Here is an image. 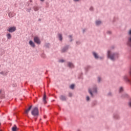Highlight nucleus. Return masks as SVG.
<instances>
[{
  "instance_id": "1",
  "label": "nucleus",
  "mask_w": 131,
  "mask_h": 131,
  "mask_svg": "<svg viewBox=\"0 0 131 131\" xmlns=\"http://www.w3.org/2000/svg\"><path fill=\"white\" fill-rule=\"evenodd\" d=\"M111 52L110 51L107 52V58H109L112 61H114L115 59H117V58H118V54L113 53L111 54Z\"/></svg>"
},
{
  "instance_id": "2",
  "label": "nucleus",
  "mask_w": 131,
  "mask_h": 131,
  "mask_svg": "<svg viewBox=\"0 0 131 131\" xmlns=\"http://www.w3.org/2000/svg\"><path fill=\"white\" fill-rule=\"evenodd\" d=\"M31 113L34 117H38L39 115V111H38V108L37 107H35L33 108L31 110Z\"/></svg>"
},
{
  "instance_id": "3",
  "label": "nucleus",
  "mask_w": 131,
  "mask_h": 131,
  "mask_svg": "<svg viewBox=\"0 0 131 131\" xmlns=\"http://www.w3.org/2000/svg\"><path fill=\"white\" fill-rule=\"evenodd\" d=\"M7 31H8V32H10V33L14 32V31H16V28H15V27L9 28L7 29Z\"/></svg>"
},
{
  "instance_id": "4",
  "label": "nucleus",
  "mask_w": 131,
  "mask_h": 131,
  "mask_svg": "<svg viewBox=\"0 0 131 131\" xmlns=\"http://www.w3.org/2000/svg\"><path fill=\"white\" fill-rule=\"evenodd\" d=\"M34 41L38 45H40V40H39V38H38V37H35L34 38Z\"/></svg>"
},
{
  "instance_id": "5",
  "label": "nucleus",
  "mask_w": 131,
  "mask_h": 131,
  "mask_svg": "<svg viewBox=\"0 0 131 131\" xmlns=\"http://www.w3.org/2000/svg\"><path fill=\"white\" fill-rule=\"evenodd\" d=\"M32 108V105L30 106L29 108L26 110L25 111L26 114H28V113H29V111L31 110Z\"/></svg>"
},
{
  "instance_id": "6",
  "label": "nucleus",
  "mask_w": 131,
  "mask_h": 131,
  "mask_svg": "<svg viewBox=\"0 0 131 131\" xmlns=\"http://www.w3.org/2000/svg\"><path fill=\"white\" fill-rule=\"evenodd\" d=\"M43 102L44 104H47V95H46V93L43 97Z\"/></svg>"
},
{
  "instance_id": "7",
  "label": "nucleus",
  "mask_w": 131,
  "mask_h": 131,
  "mask_svg": "<svg viewBox=\"0 0 131 131\" xmlns=\"http://www.w3.org/2000/svg\"><path fill=\"white\" fill-rule=\"evenodd\" d=\"M29 44L30 45V46L31 47H32L33 48H34V47H35V45L34 44V43L33 42V41H32V40H30L29 41Z\"/></svg>"
},
{
  "instance_id": "8",
  "label": "nucleus",
  "mask_w": 131,
  "mask_h": 131,
  "mask_svg": "<svg viewBox=\"0 0 131 131\" xmlns=\"http://www.w3.org/2000/svg\"><path fill=\"white\" fill-rule=\"evenodd\" d=\"M12 131L18 130V128L17 127V126H16V125H14V126L13 127H12Z\"/></svg>"
},
{
  "instance_id": "9",
  "label": "nucleus",
  "mask_w": 131,
  "mask_h": 131,
  "mask_svg": "<svg viewBox=\"0 0 131 131\" xmlns=\"http://www.w3.org/2000/svg\"><path fill=\"white\" fill-rule=\"evenodd\" d=\"M60 99L62 101H66V97L63 95L60 96Z\"/></svg>"
},
{
  "instance_id": "10",
  "label": "nucleus",
  "mask_w": 131,
  "mask_h": 131,
  "mask_svg": "<svg viewBox=\"0 0 131 131\" xmlns=\"http://www.w3.org/2000/svg\"><path fill=\"white\" fill-rule=\"evenodd\" d=\"M68 66L70 68H73V67H74V66L73 65V63H72L71 62H68Z\"/></svg>"
},
{
  "instance_id": "11",
  "label": "nucleus",
  "mask_w": 131,
  "mask_h": 131,
  "mask_svg": "<svg viewBox=\"0 0 131 131\" xmlns=\"http://www.w3.org/2000/svg\"><path fill=\"white\" fill-rule=\"evenodd\" d=\"M93 55L94 56L95 59H98L99 58L98 54L96 53V52H93Z\"/></svg>"
},
{
  "instance_id": "12",
  "label": "nucleus",
  "mask_w": 131,
  "mask_h": 131,
  "mask_svg": "<svg viewBox=\"0 0 131 131\" xmlns=\"http://www.w3.org/2000/svg\"><path fill=\"white\" fill-rule=\"evenodd\" d=\"M7 37L8 39H11V38H12V36L11 35V34H10V33L7 34Z\"/></svg>"
},
{
  "instance_id": "13",
  "label": "nucleus",
  "mask_w": 131,
  "mask_h": 131,
  "mask_svg": "<svg viewBox=\"0 0 131 131\" xmlns=\"http://www.w3.org/2000/svg\"><path fill=\"white\" fill-rule=\"evenodd\" d=\"M101 23L102 22L100 20H97L96 21V25H100V24H101Z\"/></svg>"
},
{
  "instance_id": "14",
  "label": "nucleus",
  "mask_w": 131,
  "mask_h": 131,
  "mask_svg": "<svg viewBox=\"0 0 131 131\" xmlns=\"http://www.w3.org/2000/svg\"><path fill=\"white\" fill-rule=\"evenodd\" d=\"M68 49V47H66L64 48H63L62 50H61V52L62 53H64V52H66L67 51V50Z\"/></svg>"
},
{
  "instance_id": "15",
  "label": "nucleus",
  "mask_w": 131,
  "mask_h": 131,
  "mask_svg": "<svg viewBox=\"0 0 131 131\" xmlns=\"http://www.w3.org/2000/svg\"><path fill=\"white\" fill-rule=\"evenodd\" d=\"M124 79H125V80H126V81H129V79L127 78V77L126 76L124 77Z\"/></svg>"
},
{
  "instance_id": "16",
  "label": "nucleus",
  "mask_w": 131,
  "mask_h": 131,
  "mask_svg": "<svg viewBox=\"0 0 131 131\" xmlns=\"http://www.w3.org/2000/svg\"><path fill=\"white\" fill-rule=\"evenodd\" d=\"M58 36L60 40H62V34H58Z\"/></svg>"
},
{
  "instance_id": "17",
  "label": "nucleus",
  "mask_w": 131,
  "mask_h": 131,
  "mask_svg": "<svg viewBox=\"0 0 131 131\" xmlns=\"http://www.w3.org/2000/svg\"><path fill=\"white\" fill-rule=\"evenodd\" d=\"M89 92L90 95H91V96L93 97V93L92 92V90H91V89H89Z\"/></svg>"
},
{
  "instance_id": "18",
  "label": "nucleus",
  "mask_w": 131,
  "mask_h": 131,
  "mask_svg": "<svg viewBox=\"0 0 131 131\" xmlns=\"http://www.w3.org/2000/svg\"><path fill=\"white\" fill-rule=\"evenodd\" d=\"M70 89H71L72 90H73L74 89V84H72L70 86Z\"/></svg>"
},
{
  "instance_id": "19",
  "label": "nucleus",
  "mask_w": 131,
  "mask_h": 131,
  "mask_svg": "<svg viewBox=\"0 0 131 131\" xmlns=\"http://www.w3.org/2000/svg\"><path fill=\"white\" fill-rule=\"evenodd\" d=\"M123 91V88L122 87H120L119 89L120 93H121Z\"/></svg>"
},
{
  "instance_id": "20",
  "label": "nucleus",
  "mask_w": 131,
  "mask_h": 131,
  "mask_svg": "<svg viewBox=\"0 0 131 131\" xmlns=\"http://www.w3.org/2000/svg\"><path fill=\"white\" fill-rule=\"evenodd\" d=\"M93 93H97V88H94Z\"/></svg>"
},
{
  "instance_id": "21",
  "label": "nucleus",
  "mask_w": 131,
  "mask_h": 131,
  "mask_svg": "<svg viewBox=\"0 0 131 131\" xmlns=\"http://www.w3.org/2000/svg\"><path fill=\"white\" fill-rule=\"evenodd\" d=\"M69 97H72V93H69Z\"/></svg>"
},
{
  "instance_id": "22",
  "label": "nucleus",
  "mask_w": 131,
  "mask_h": 131,
  "mask_svg": "<svg viewBox=\"0 0 131 131\" xmlns=\"http://www.w3.org/2000/svg\"><path fill=\"white\" fill-rule=\"evenodd\" d=\"M86 100L87 101H90V97H89V96L86 97Z\"/></svg>"
},
{
  "instance_id": "23",
  "label": "nucleus",
  "mask_w": 131,
  "mask_h": 131,
  "mask_svg": "<svg viewBox=\"0 0 131 131\" xmlns=\"http://www.w3.org/2000/svg\"><path fill=\"white\" fill-rule=\"evenodd\" d=\"M69 37H70V38L71 39L70 41H72V36L70 35V36H69Z\"/></svg>"
},
{
  "instance_id": "24",
  "label": "nucleus",
  "mask_w": 131,
  "mask_h": 131,
  "mask_svg": "<svg viewBox=\"0 0 131 131\" xmlns=\"http://www.w3.org/2000/svg\"><path fill=\"white\" fill-rule=\"evenodd\" d=\"M59 62H60L61 63H63V62H64V60L63 59L60 60Z\"/></svg>"
},
{
  "instance_id": "25",
  "label": "nucleus",
  "mask_w": 131,
  "mask_h": 131,
  "mask_svg": "<svg viewBox=\"0 0 131 131\" xmlns=\"http://www.w3.org/2000/svg\"><path fill=\"white\" fill-rule=\"evenodd\" d=\"M98 81L100 82L101 81V78L98 77Z\"/></svg>"
},
{
  "instance_id": "26",
  "label": "nucleus",
  "mask_w": 131,
  "mask_h": 131,
  "mask_svg": "<svg viewBox=\"0 0 131 131\" xmlns=\"http://www.w3.org/2000/svg\"><path fill=\"white\" fill-rule=\"evenodd\" d=\"M128 105H129V106L130 107H131V102H129L128 103Z\"/></svg>"
},
{
  "instance_id": "27",
  "label": "nucleus",
  "mask_w": 131,
  "mask_h": 131,
  "mask_svg": "<svg viewBox=\"0 0 131 131\" xmlns=\"http://www.w3.org/2000/svg\"><path fill=\"white\" fill-rule=\"evenodd\" d=\"M90 10V11H93V7H91Z\"/></svg>"
},
{
  "instance_id": "28",
  "label": "nucleus",
  "mask_w": 131,
  "mask_h": 131,
  "mask_svg": "<svg viewBox=\"0 0 131 131\" xmlns=\"http://www.w3.org/2000/svg\"><path fill=\"white\" fill-rule=\"evenodd\" d=\"M1 74H2L3 75H4V72H1Z\"/></svg>"
},
{
  "instance_id": "29",
  "label": "nucleus",
  "mask_w": 131,
  "mask_h": 131,
  "mask_svg": "<svg viewBox=\"0 0 131 131\" xmlns=\"http://www.w3.org/2000/svg\"><path fill=\"white\" fill-rule=\"evenodd\" d=\"M9 17H12V16H11V13H9Z\"/></svg>"
},
{
  "instance_id": "30",
  "label": "nucleus",
  "mask_w": 131,
  "mask_h": 131,
  "mask_svg": "<svg viewBox=\"0 0 131 131\" xmlns=\"http://www.w3.org/2000/svg\"><path fill=\"white\" fill-rule=\"evenodd\" d=\"M129 34L131 35V30L129 31Z\"/></svg>"
},
{
  "instance_id": "31",
  "label": "nucleus",
  "mask_w": 131,
  "mask_h": 131,
  "mask_svg": "<svg viewBox=\"0 0 131 131\" xmlns=\"http://www.w3.org/2000/svg\"><path fill=\"white\" fill-rule=\"evenodd\" d=\"M74 2H78L79 0H74Z\"/></svg>"
},
{
  "instance_id": "32",
  "label": "nucleus",
  "mask_w": 131,
  "mask_h": 131,
  "mask_svg": "<svg viewBox=\"0 0 131 131\" xmlns=\"http://www.w3.org/2000/svg\"><path fill=\"white\" fill-rule=\"evenodd\" d=\"M110 95H111V93H108V96H110Z\"/></svg>"
},
{
  "instance_id": "33",
  "label": "nucleus",
  "mask_w": 131,
  "mask_h": 131,
  "mask_svg": "<svg viewBox=\"0 0 131 131\" xmlns=\"http://www.w3.org/2000/svg\"><path fill=\"white\" fill-rule=\"evenodd\" d=\"M41 2H45V0H40Z\"/></svg>"
},
{
  "instance_id": "34",
  "label": "nucleus",
  "mask_w": 131,
  "mask_h": 131,
  "mask_svg": "<svg viewBox=\"0 0 131 131\" xmlns=\"http://www.w3.org/2000/svg\"><path fill=\"white\" fill-rule=\"evenodd\" d=\"M107 33H111V32L108 31V32H107Z\"/></svg>"
},
{
  "instance_id": "35",
  "label": "nucleus",
  "mask_w": 131,
  "mask_h": 131,
  "mask_svg": "<svg viewBox=\"0 0 131 131\" xmlns=\"http://www.w3.org/2000/svg\"><path fill=\"white\" fill-rule=\"evenodd\" d=\"M79 43V42H76V43L78 44Z\"/></svg>"
},
{
  "instance_id": "36",
  "label": "nucleus",
  "mask_w": 131,
  "mask_h": 131,
  "mask_svg": "<svg viewBox=\"0 0 131 131\" xmlns=\"http://www.w3.org/2000/svg\"><path fill=\"white\" fill-rule=\"evenodd\" d=\"M1 93H2V90L0 91V94H1Z\"/></svg>"
},
{
  "instance_id": "37",
  "label": "nucleus",
  "mask_w": 131,
  "mask_h": 131,
  "mask_svg": "<svg viewBox=\"0 0 131 131\" xmlns=\"http://www.w3.org/2000/svg\"><path fill=\"white\" fill-rule=\"evenodd\" d=\"M39 21H40V19H39Z\"/></svg>"
},
{
  "instance_id": "38",
  "label": "nucleus",
  "mask_w": 131,
  "mask_h": 131,
  "mask_svg": "<svg viewBox=\"0 0 131 131\" xmlns=\"http://www.w3.org/2000/svg\"><path fill=\"white\" fill-rule=\"evenodd\" d=\"M0 125H1V123H0Z\"/></svg>"
}]
</instances>
